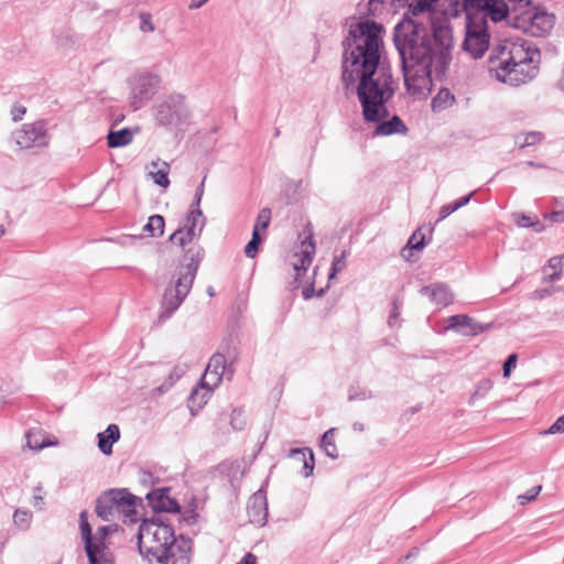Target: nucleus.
<instances>
[{
  "instance_id": "nucleus-61",
  "label": "nucleus",
  "mask_w": 564,
  "mask_h": 564,
  "mask_svg": "<svg viewBox=\"0 0 564 564\" xmlns=\"http://www.w3.org/2000/svg\"><path fill=\"white\" fill-rule=\"evenodd\" d=\"M541 490H542V486L541 485L531 487V502L539 496Z\"/></svg>"
},
{
  "instance_id": "nucleus-30",
  "label": "nucleus",
  "mask_w": 564,
  "mask_h": 564,
  "mask_svg": "<svg viewBox=\"0 0 564 564\" xmlns=\"http://www.w3.org/2000/svg\"><path fill=\"white\" fill-rule=\"evenodd\" d=\"M425 235L420 229L414 231L409 238L406 246L402 249L401 254L403 258L409 259L410 256L406 252L412 250H422L426 246Z\"/></svg>"
},
{
  "instance_id": "nucleus-26",
  "label": "nucleus",
  "mask_w": 564,
  "mask_h": 564,
  "mask_svg": "<svg viewBox=\"0 0 564 564\" xmlns=\"http://www.w3.org/2000/svg\"><path fill=\"white\" fill-rule=\"evenodd\" d=\"M133 140V133L129 128H122L118 131L110 130L107 135L109 148H120L128 145Z\"/></svg>"
},
{
  "instance_id": "nucleus-54",
  "label": "nucleus",
  "mask_w": 564,
  "mask_h": 564,
  "mask_svg": "<svg viewBox=\"0 0 564 564\" xmlns=\"http://www.w3.org/2000/svg\"><path fill=\"white\" fill-rule=\"evenodd\" d=\"M391 306V311H397L401 313V308L403 306V297L401 295H395L392 299Z\"/></svg>"
},
{
  "instance_id": "nucleus-4",
  "label": "nucleus",
  "mask_w": 564,
  "mask_h": 564,
  "mask_svg": "<svg viewBox=\"0 0 564 564\" xmlns=\"http://www.w3.org/2000/svg\"><path fill=\"white\" fill-rule=\"evenodd\" d=\"M204 254V248L198 245L192 246L186 250V263L180 265L176 279L164 291L161 302L162 312L159 315L160 323L169 319L189 293Z\"/></svg>"
},
{
  "instance_id": "nucleus-41",
  "label": "nucleus",
  "mask_w": 564,
  "mask_h": 564,
  "mask_svg": "<svg viewBox=\"0 0 564 564\" xmlns=\"http://www.w3.org/2000/svg\"><path fill=\"white\" fill-rule=\"evenodd\" d=\"M517 361H518V355L517 354H511L509 355V357L506 359V361L503 362V377L505 378H509L510 377V373L512 371V369L516 368L517 366Z\"/></svg>"
},
{
  "instance_id": "nucleus-44",
  "label": "nucleus",
  "mask_w": 564,
  "mask_h": 564,
  "mask_svg": "<svg viewBox=\"0 0 564 564\" xmlns=\"http://www.w3.org/2000/svg\"><path fill=\"white\" fill-rule=\"evenodd\" d=\"M113 531L112 525H102L97 529L96 534L94 535L95 542H105L106 538L110 532Z\"/></svg>"
},
{
  "instance_id": "nucleus-2",
  "label": "nucleus",
  "mask_w": 564,
  "mask_h": 564,
  "mask_svg": "<svg viewBox=\"0 0 564 564\" xmlns=\"http://www.w3.org/2000/svg\"><path fill=\"white\" fill-rule=\"evenodd\" d=\"M393 42L408 90L422 94L445 77L453 47L448 29L438 28L431 34L423 23L404 17L394 26Z\"/></svg>"
},
{
  "instance_id": "nucleus-62",
  "label": "nucleus",
  "mask_w": 564,
  "mask_h": 564,
  "mask_svg": "<svg viewBox=\"0 0 564 564\" xmlns=\"http://www.w3.org/2000/svg\"><path fill=\"white\" fill-rule=\"evenodd\" d=\"M208 0H192L189 9H198L203 7Z\"/></svg>"
},
{
  "instance_id": "nucleus-27",
  "label": "nucleus",
  "mask_w": 564,
  "mask_h": 564,
  "mask_svg": "<svg viewBox=\"0 0 564 564\" xmlns=\"http://www.w3.org/2000/svg\"><path fill=\"white\" fill-rule=\"evenodd\" d=\"M79 529L82 539L85 544V552L91 555V541L94 540V534L91 530V525L88 522V512L87 510H83L79 513Z\"/></svg>"
},
{
  "instance_id": "nucleus-3",
  "label": "nucleus",
  "mask_w": 564,
  "mask_h": 564,
  "mask_svg": "<svg viewBox=\"0 0 564 564\" xmlns=\"http://www.w3.org/2000/svg\"><path fill=\"white\" fill-rule=\"evenodd\" d=\"M141 556L160 564H189L193 542L180 534L175 536L171 524L162 516L143 520L137 534Z\"/></svg>"
},
{
  "instance_id": "nucleus-1",
  "label": "nucleus",
  "mask_w": 564,
  "mask_h": 564,
  "mask_svg": "<svg viewBox=\"0 0 564 564\" xmlns=\"http://www.w3.org/2000/svg\"><path fill=\"white\" fill-rule=\"evenodd\" d=\"M383 26L366 20L350 25L343 41L341 80L348 91L356 86L366 121L377 122L387 115L386 104L394 89L391 77L377 76L381 58Z\"/></svg>"
},
{
  "instance_id": "nucleus-60",
  "label": "nucleus",
  "mask_w": 564,
  "mask_h": 564,
  "mask_svg": "<svg viewBox=\"0 0 564 564\" xmlns=\"http://www.w3.org/2000/svg\"><path fill=\"white\" fill-rule=\"evenodd\" d=\"M197 518H198V514L196 512L189 511V513L186 517H184V520L187 523H195Z\"/></svg>"
},
{
  "instance_id": "nucleus-35",
  "label": "nucleus",
  "mask_w": 564,
  "mask_h": 564,
  "mask_svg": "<svg viewBox=\"0 0 564 564\" xmlns=\"http://www.w3.org/2000/svg\"><path fill=\"white\" fill-rule=\"evenodd\" d=\"M347 251H341L339 256H335L332 261V268L328 275V279H333L337 273L341 272L347 265Z\"/></svg>"
},
{
  "instance_id": "nucleus-6",
  "label": "nucleus",
  "mask_w": 564,
  "mask_h": 564,
  "mask_svg": "<svg viewBox=\"0 0 564 564\" xmlns=\"http://www.w3.org/2000/svg\"><path fill=\"white\" fill-rule=\"evenodd\" d=\"M524 56L519 61L516 59L518 50L509 53V57L501 61L500 66L497 68V79L503 82L512 87H518L527 83L529 67V47H522Z\"/></svg>"
},
{
  "instance_id": "nucleus-38",
  "label": "nucleus",
  "mask_w": 564,
  "mask_h": 564,
  "mask_svg": "<svg viewBox=\"0 0 564 564\" xmlns=\"http://www.w3.org/2000/svg\"><path fill=\"white\" fill-rule=\"evenodd\" d=\"M26 437V446L30 448V449H42L44 447L47 446L46 443H44L43 441L40 440V435L35 434V433H28L25 435Z\"/></svg>"
},
{
  "instance_id": "nucleus-57",
  "label": "nucleus",
  "mask_w": 564,
  "mask_h": 564,
  "mask_svg": "<svg viewBox=\"0 0 564 564\" xmlns=\"http://www.w3.org/2000/svg\"><path fill=\"white\" fill-rule=\"evenodd\" d=\"M302 295L305 300H310L315 295V288L313 284L306 286L302 291Z\"/></svg>"
},
{
  "instance_id": "nucleus-56",
  "label": "nucleus",
  "mask_w": 564,
  "mask_h": 564,
  "mask_svg": "<svg viewBox=\"0 0 564 564\" xmlns=\"http://www.w3.org/2000/svg\"><path fill=\"white\" fill-rule=\"evenodd\" d=\"M549 217L554 223H564V210H554Z\"/></svg>"
},
{
  "instance_id": "nucleus-40",
  "label": "nucleus",
  "mask_w": 564,
  "mask_h": 564,
  "mask_svg": "<svg viewBox=\"0 0 564 564\" xmlns=\"http://www.w3.org/2000/svg\"><path fill=\"white\" fill-rule=\"evenodd\" d=\"M140 20H141L140 30L142 32L147 33V32L154 31V25L152 23V17L150 13H148V12L140 13Z\"/></svg>"
},
{
  "instance_id": "nucleus-23",
  "label": "nucleus",
  "mask_w": 564,
  "mask_h": 564,
  "mask_svg": "<svg viewBox=\"0 0 564 564\" xmlns=\"http://www.w3.org/2000/svg\"><path fill=\"white\" fill-rule=\"evenodd\" d=\"M289 456L297 462H302V475L304 477H310L314 471V454L312 449L304 447V448H293L290 451Z\"/></svg>"
},
{
  "instance_id": "nucleus-14",
  "label": "nucleus",
  "mask_w": 564,
  "mask_h": 564,
  "mask_svg": "<svg viewBox=\"0 0 564 564\" xmlns=\"http://www.w3.org/2000/svg\"><path fill=\"white\" fill-rule=\"evenodd\" d=\"M447 322L446 329L454 330L463 336H477L488 328V326L465 314L452 315Z\"/></svg>"
},
{
  "instance_id": "nucleus-10",
  "label": "nucleus",
  "mask_w": 564,
  "mask_h": 564,
  "mask_svg": "<svg viewBox=\"0 0 564 564\" xmlns=\"http://www.w3.org/2000/svg\"><path fill=\"white\" fill-rule=\"evenodd\" d=\"M15 143L21 149H30L33 147H46L48 137L43 121L25 123L21 129L13 133Z\"/></svg>"
},
{
  "instance_id": "nucleus-45",
  "label": "nucleus",
  "mask_w": 564,
  "mask_h": 564,
  "mask_svg": "<svg viewBox=\"0 0 564 564\" xmlns=\"http://www.w3.org/2000/svg\"><path fill=\"white\" fill-rule=\"evenodd\" d=\"M205 180H206V176H204L203 181L197 186L196 192H195V197H194V200H193V203L191 205V208H199V205H200V202H202V197L204 195Z\"/></svg>"
},
{
  "instance_id": "nucleus-29",
  "label": "nucleus",
  "mask_w": 564,
  "mask_h": 564,
  "mask_svg": "<svg viewBox=\"0 0 564 564\" xmlns=\"http://www.w3.org/2000/svg\"><path fill=\"white\" fill-rule=\"evenodd\" d=\"M455 101L454 95L447 88H442L432 99V109L434 111L444 110L451 107Z\"/></svg>"
},
{
  "instance_id": "nucleus-32",
  "label": "nucleus",
  "mask_w": 564,
  "mask_h": 564,
  "mask_svg": "<svg viewBox=\"0 0 564 564\" xmlns=\"http://www.w3.org/2000/svg\"><path fill=\"white\" fill-rule=\"evenodd\" d=\"M164 218L161 215H152L143 227V231L151 237H161L164 232Z\"/></svg>"
},
{
  "instance_id": "nucleus-46",
  "label": "nucleus",
  "mask_w": 564,
  "mask_h": 564,
  "mask_svg": "<svg viewBox=\"0 0 564 564\" xmlns=\"http://www.w3.org/2000/svg\"><path fill=\"white\" fill-rule=\"evenodd\" d=\"M541 62V52L540 48L536 46L531 45V79L533 78V69L538 68L539 64Z\"/></svg>"
},
{
  "instance_id": "nucleus-22",
  "label": "nucleus",
  "mask_w": 564,
  "mask_h": 564,
  "mask_svg": "<svg viewBox=\"0 0 564 564\" xmlns=\"http://www.w3.org/2000/svg\"><path fill=\"white\" fill-rule=\"evenodd\" d=\"M96 514L104 521H112L118 513V509L111 500L108 491L99 496L96 500Z\"/></svg>"
},
{
  "instance_id": "nucleus-36",
  "label": "nucleus",
  "mask_w": 564,
  "mask_h": 564,
  "mask_svg": "<svg viewBox=\"0 0 564 564\" xmlns=\"http://www.w3.org/2000/svg\"><path fill=\"white\" fill-rule=\"evenodd\" d=\"M163 166L164 169H161L156 172H150L149 175L151 176V178L153 180V182L163 187V188H166L169 187L170 185V180H169V165L163 162Z\"/></svg>"
},
{
  "instance_id": "nucleus-9",
  "label": "nucleus",
  "mask_w": 564,
  "mask_h": 564,
  "mask_svg": "<svg viewBox=\"0 0 564 564\" xmlns=\"http://www.w3.org/2000/svg\"><path fill=\"white\" fill-rule=\"evenodd\" d=\"M129 104L133 110L140 109L155 94L159 78L151 74L133 76L129 80Z\"/></svg>"
},
{
  "instance_id": "nucleus-34",
  "label": "nucleus",
  "mask_w": 564,
  "mask_h": 564,
  "mask_svg": "<svg viewBox=\"0 0 564 564\" xmlns=\"http://www.w3.org/2000/svg\"><path fill=\"white\" fill-rule=\"evenodd\" d=\"M270 220H271V209L268 207L262 208L258 214L256 224L253 226V230H257L258 234H260L261 231L265 232L267 228L270 225Z\"/></svg>"
},
{
  "instance_id": "nucleus-16",
  "label": "nucleus",
  "mask_w": 564,
  "mask_h": 564,
  "mask_svg": "<svg viewBox=\"0 0 564 564\" xmlns=\"http://www.w3.org/2000/svg\"><path fill=\"white\" fill-rule=\"evenodd\" d=\"M302 251L293 254V269L295 273V281H299L302 274H304L313 261L315 253V242L313 235L310 234L307 238L302 242Z\"/></svg>"
},
{
  "instance_id": "nucleus-18",
  "label": "nucleus",
  "mask_w": 564,
  "mask_h": 564,
  "mask_svg": "<svg viewBox=\"0 0 564 564\" xmlns=\"http://www.w3.org/2000/svg\"><path fill=\"white\" fill-rule=\"evenodd\" d=\"M422 295L429 296L431 302L437 306L445 307L453 302V294L449 288L444 283H435L423 286L420 290Z\"/></svg>"
},
{
  "instance_id": "nucleus-49",
  "label": "nucleus",
  "mask_w": 564,
  "mask_h": 564,
  "mask_svg": "<svg viewBox=\"0 0 564 564\" xmlns=\"http://www.w3.org/2000/svg\"><path fill=\"white\" fill-rule=\"evenodd\" d=\"M41 490H42V487H40V486L35 487L34 496H33V506H34V508H36L39 510H43V506H44L43 497L37 494V492H41Z\"/></svg>"
},
{
  "instance_id": "nucleus-59",
  "label": "nucleus",
  "mask_w": 564,
  "mask_h": 564,
  "mask_svg": "<svg viewBox=\"0 0 564 564\" xmlns=\"http://www.w3.org/2000/svg\"><path fill=\"white\" fill-rule=\"evenodd\" d=\"M400 316V312H397V311H391L390 314H389V317H388V325L390 327H393L394 326V323L397 322V319L399 318Z\"/></svg>"
},
{
  "instance_id": "nucleus-33",
  "label": "nucleus",
  "mask_w": 564,
  "mask_h": 564,
  "mask_svg": "<svg viewBox=\"0 0 564 564\" xmlns=\"http://www.w3.org/2000/svg\"><path fill=\"white\" fill-rule=\"evenodd\" d=\"M263 237L261 234H258L257 230H252L251 240L245 247V254L247 258H254L259 251V246L261 245Z\"/></svg>"
},
{
  "instance_id": "nucleus-64",
  "label": "nucleus",
  "mask_w": 564,
  "mask_h": 564,
  "mask_svg": "<svg viewBox=\"0 0 564 564\" xmlns=\"http://www.w3.org/2000/svg\"><path fill=\"white\" fill-rule=\"evenodd\" d=\"M530 137H531V145L541 140V134L538 132L531 131Z\"/></svg>"
},
{
  "instance_id": "nucleus-8",
  "label": "nucleus",
  "mask_w": 564,
  "mask_h": 564,
  "mask_svg": "<svg viewBox=\"0 0 564 564\" xmlns=\"http://www.w3.org/2000/svg\"><path fill=\"white\" fill-rule=\"evenodd\" d=\"M206 218L200 208H191L184 223L171 236L170 240L181 247H185L194 239L199 238L205 227Z\"/></svg>"
},
{
  "instance_id": "nucleus-20",
  "label": "nucleus",
  "mask_w": 564,
  "mask_h": 564,
  "mask_svg": "<svg viewBox=\"0 0 564 564\" xmlns=\"http://www.w3.org/2000/svg\"><path fill=\"white\" fill-rule=\"evenodd\" d=\"M98 448L105 455L112 453V446L120 438V430L117 424H109L107 429L97 434Z\"/></svg>"
},
{
  "instance_id": "nucleus-50",
  "label": "nucleus",
  "mask_w": 564,
  "mask_h": 564,
  "mask_svg": "<svg viewBox=\"0 0 564 564\" xmlns=\"http://www.w3.org/2000/svg\"><path fill=\"white\" fill-rule=\"evenodd\" d=\"M454 203H451V204H446L444 206H442L441 210H440V219H445L446 217H448L451 214H453L454 212H456L457 209L454 208Z\"/></svg>"
},
{
  "instance_id": "nucleus-53",
  "label": "nucleus",
  "mask_w": 564,
  "mask_h": 564,
  "mask_svg": "<svg viewBox=\"0 0 564 564\" xmlns=\"http://www.w3.org/2000/svg\"><path fill=\"white\" fill-rule=\"evenodd\" d=\"M473 195H474V193H470V194L463 196V197L458 198L457 200L453 202L455 205L454 208H456L458 210L459 208L467 205L470 202V198L473 197Z\"/></svg>"
},
{
  "instance_id": "nucleus-48",
  "label": "nucleus",
  "mask_w": 564,
  "mask_h": 564,
  "mask_svg": "<svg viewBox=\"0 0 564 564\" xmlns=\"http://www.w3.org/2000/svg\"><path fill=\"white\" fill-rule=\"evenodd\" d=\"M371 398V392L368 390H360V391H350L348 395L349 401L354 400H367Z\"/></svg>"
},
{
  "instance_id": "nucleus-15",
  "label": "nucleus",
  "mask_w": 564,
  "mask_h": 564,
  "mask_svg": "<svg viewBox=\"0 0 564 564\" xmlns=\"http://www.w3.org/2000/svg\"><path fill=\"white\" fill-rule=\"evenodd\" d=\"M170 488H159L147 494L149 505L154 512L178 513V502L169 496Z\"/></svg>"
},
{
  "instance_id": "nucleus-28",
  "label": "nucleus",
  "mask_w": 564,
  "mask_h": 564,
  "mask_svg": "<svg viewBox=\"0 0 564 564\" xmlns=\"http://www.w3.org/2000/svg\"><path fill=\"white\" fill-rule=\"evenodd\" d=\"M562 269H563L562 259L560 257H552L549 260L547 265H545L543 268V272H544L543 280L549 281V282L557 281L561 278Z\"/></svg>"
},
{
  "instance_id": "nucleus-11",
  "label": "nucleus",
  "mask_w": 564,
  "mask_h": 564,
  "mask_svg": "<svg viewBox=\"0 0 564 564\" xmlns=\"http://www.w3.org/2000/svg\"><path fill=\"white\" fill-rule=\"evenodd\" d=\"M556 22L554 13L547 12L541 4L531 1V36H547Z\"/></svg>"
},
{
  "instance_id": "nucleus-63",
  "label": "nucleus",
  "mask_w": 564,
  "mask_h": 564,
  "mask_svg": "<svg viewBox=\"0 0 564 564\" xmlns=\"http://www.w3.org/2000/svg\"><path fill=\"white\" fill-rule=\"evenodd\" d=\"M531 229L534 230V231H541L542 230V225H541V223L539 221L538 218H535V219L531 218Z\"/></svg>"
},
{
  "instance_id": "nucleus-31",
  "label": "nucleus",
  "mask_w": 564,
  "mask_h": 564,
  "mask_svg": "<svg viewBox=\"0 0 564 564\" xmlns=\"http://www.w3.org/2000/svg\"><path fill=\"white\" fill-rule=\"evenodd\" d=\"M335 431H336V429H334V427L327 430L323 434L322 440H321V446L325 451L326 455L333 459L338 457V451H337V446H336L335 440H334Z\"/></svg>"
},
{
  "instance_id": "nucleus-12",
  "label": "nucleus",
  "mask_w": 564,
  "mask_h": 564,
  "mask_svg": "<svg viewBox=\"0 0 564 564\" xmlns=\"http://www.w3.org/2000/svg\"><path fill=\"white\" fill-rule=\"evenodd\" d=\"M247 514L249 522L256 527H263L268 521V501L265 491L259 489L248 500Z\"/></svg>"
},
{
  "instance_id": "nucleus-17",
  "label": "nucleus",
  "mask_w": 564,
  "mask_h": 564,
  "mask_svg": "<svg viewBox=\"0 0 564 564\" xmlns=\"http://www.w3.org/2000/svg\"><path fill=\"white\" fill-rule=\"evenodd\" d=\"M437 0H369L368 1V13L376 17L384 4L390 7H398L409 4V7H415L419 11H425L431 9L432 4Z\"/></svg>"
},
{
  "instance_id": "nucleus-55",
  "label": "nucleus",
  "mask_w": 564,
  "mask_h": 564,
  "mask_svg": "<svg viewBox=\"0 0 564 564\" xmlns=\"http://www.w3.org/2000/svg\"><path fill=\"white\" fill-rule=\"evenodd\" d=\"M491 386L492 383L490 380H484L480 382L476 393L484 395L491 388Z\"/></svg>"
},
{
  "instance_id": "nucleus-37",
  "label": "nucleus",
  "mask_w": 564,
  "mask_h": 564,
  "mask_svg": "<svg viewBox=\"0 0 564 564\" xmlns=\"http://www.w3.org/2000/svg\"><path fill=\"white\" fill-rule=\"evenodd\" d=\"M183 372L178 370L177 367H175L169 375V380L165 381L164 383H162L158 390L161 392V393H164L166 392L173 384L176 380H178L181 377H182Z\"/></svg>"
},
{
  "instance_id": "nucleus-5",
  "label": "nucleus",
  "mask_w": 564,
  "mask_h": 564,
  "mask_svg": "<svg viewBox=\"0 0 564 564\" xmlns=\"http://www.w3.org/2000/svg\"><path fill=\"white\" fill-rule=\"evenodd\" d=\"M490 45V33L488 21L485 15H467L465 39L463 50L473 58L484 56Z\"/></svg>"
},
{
  "instance_id": "nucleus-25",
  "label": "nucleus",
  "mask_w": 564,
  "mask_h": 564,
  "mask_svg": "<svg viewBox=\"0 0 564 564\" xmlns=\"http://www.w3.org/2000/svg\"><path fill=\"white\" fill-rule=\"evenodd\" d=\"M226 371V358L223 354H215L206 367V378L214 377V383H220Z\"/></svg>"
},
{
  "instance_id": "nucleus-13",
  "label": "nucleus",
  "mask_w": 564,
  "mask_h": 564,
  "mask_svg": "<svg viewBox=\"0 0 564 564\" xmlns=\"http://www.w3.org/2000/svg\"><path fill=\"white\" fill-rule=\"evenodd\" d=\"M111 500L116 505L118 509V513L124 514L128 521L137 522L138 512L135 510V505L138 498L129 492L128 489H110L108 491Z\"/></svg>"
},
{
  "instance_id": "nucleus-58",
  "label": "nucleus",
  "mask_w": 564,
  "mask_h": 564,
  "mask_svg": "<svg viewBox=\"0 0 564 564\" xmlns=\"http://www.w3.org/2000/svg\"><path fill=\"white\" fill-rule=\"evenodd\" d=\"M257 558L252 553H247L237 564H256Z\"/></svg>"
},
{
  "instance_id": "nucleus-43",
  "label": "nucleus",
  "mask_w": 564,
  "mask_h": 564,
  "mask_svg": "<svg viewBox=\"0 0 564 564\" xmlns=\"http://www.w3.org/2000/svg\"><path fill=\"white\" fill-rule=\"evenodd\" d=\"M29 517L30 514L26 510L17 509L13 514V521L18 525H28Z\"/></svg>"
},
{
  "instance_id": "nucleus-21",
  "label": "nucleus",
  "mask_w": 564,
  "mask_h": 564,
  "mask_svg": "<svg viewBox=\"0 0 564 564\" xmlns=\"http://www.w3.org/2000/svg\"><path fill=\"white\" fill-rule=\"evenodd\" d=\"M388 116V113L384 116V118ZM383 117L377 121V127L373 131L375 135H391L394 133L405 134L408 132L406 126L403 123V121L400 119L399 116H393L390 120L382 121Z\"/></svg>"
},
{
  "instance_id": "nucleus-47",
  "label": "nucleus",
  "mask_w": 564,
  "mask_h": 564,
  "mask_svg": "<svg viewBox=\"0 0 564 564\" xmlns=\"http://www.w3.org/2000/svg\"><path fill=\"white\" fill-rule=\"evenodd\" d=\"M25 112H26V108L21 104H14L11 107L12 120L15 122L22 120Z\"/></svg>"
},
{
  "instance_id": "nucleus-24",
  "label": "nucleus",
  "mask_w": 564,
  "mask_h": 564,
  "mask_svg": "<svg viewBox=\"0 0 564 564\" xmlns=\"http://www.w3.org/2000/svg\"><path fill=\"white\" fill-rule=\"evenodd\" d=\"M89 564H113L112 555L106 542L91 541V555L86 553Z\"/></svg>"
},
{
  "instance_id": "nucleus-39",
  "label": "nucleus",
  "mask_w": 564,
  "mask_h": 564,
  "mask_svg": "<svg viewBox=\"0 0 564 564\" xmlns=\"http://www.w3.org/2000/svg\"><path fill=\"white\" fill-rule=\"evenodd\" d=\"M556 433H564V414L558 416L557 420L547 430L539 432L540 435Z\"/></svg>"
},
{
  "instance_id": "nucleus-19",
  "label": "nucleus",
  "mask_w": 564,
  "mask_h": 564,
  "mask_svg": "<svg viewBox=\"0 0 564 564\" xmlns=\"http://www.w3.org/2000/svg\"><path fill=\"white\" fill-rule=\"evenodd\" d=\"M482 12L476 15H485L490 18L492 22H500L509 14V8L503 0H478Z\"/></svg>"
},
{
  "instance_id": "nucleus-42",
  "label": "nucleus",
  "mask_w": 564,
  "mask_h": 564,
  "mask_svg": "<svg viewBox=\"0 0 564 564\" xmlns=\"http://www.w3.org/2000/svg\"><path fill=\"white\" fill-rule=\"evenodd\" d=\"M230 424L234 430L240 431L245 426V420L242 417V411L234 410L231 413Z\"/></svg>"
},
{
  "instance_id": "nucleus-51",
  "label": "nucleus",
  "mask_w": 564,
  "mask_h": 564,
  "mask_svg": "<svg viewBox=\"0 0 564 564\" xmlns=\"http://www.w3.org/2000/svg\"><path fill=\"white\" fill-rule=\"evenodd\" d=\"M219 383H214V377L206 378V372L202 378V387L206 388L208 392H212Z\"/></svg>"
},
{
  "instance_id": "nucleus-52",
  "label": "nucleus",
  "mask_w": 564,
  "mask_h": 564,
  "mask_svg": "<svg viewBox=\"0 0 564 564\" xmlns=\"http://www.w3.org/2000/svg\"><path fill=\"white\" fill-rule=\"evenodd\" d=\"M552 292H553V289H539V290H535L531 294V297L542 300V299L549 296Z\"/></svg>"
},
{
  "instance_id": "nucleus-7",
  "label": "nucleus",
  "mask_w": 564,
  "mask_h": 564,
  "mask_svg": "<svg viewBox=\"0 0 564 564\" xmlns=\"http://www.w3.org/2000/svg\"><path fill=\"white\" fill-rule=\"evenodd\" d=\"M189 111L182 96H171L169 100L159 105L156 111L160 124L180 130L187 123Z\"/></svg>"
}]
</instances>
